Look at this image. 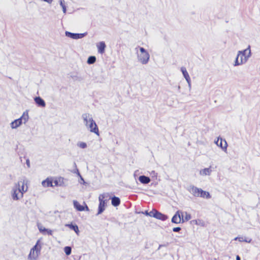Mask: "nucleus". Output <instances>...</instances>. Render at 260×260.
I'll use <instances>...</instances> for the list:
<instances>
[{
    "label": "nucleus",
    "mask_w": 260,
    "mask_h": 260,
    "mask_svg": "<svg viewBox=\"0 0 260 260\" xmlns=\"http://www.w3.org/2000/svg\"><path fill=\"white\" fill-rule=\"evenodd\" d=\"M29 119L28 111L23 112L22 116L18 119H15L10 123L11 128L16 129L20 126L22 123L25 124Z\"/></svg>",
    "instance_id": "6"
},
{
    "label": "nucleus",
    "mask_w": 260,
    "mask_h": 260,
    "mask_svg": "<svg viewBox=\"0 0 260 260\" xmlns=\"http://www.w3.org/2000/svg\"><path fill=\"white\" fill-rule=\"evenodd\" d=\"M74 165L75 166V167H76V164L75 162H74ZM74 173L77 174L79 177H81V175L79 173V171L77 168H76V169H75V171L74 172Z\"/></svg>",
    "instance_id": "33"
},
{
    "label": "nucleus",
    "mask_w": 260,
    "mask_h": 260,
    "mask_svg": "<svg viewBox=\"0 0 260 260\" xmlns=\"http://www.w3.org/2000/svg\"><path fill=\"white\" fill-rule=\"evenodd\" d=\"M200 193V194L199 197L205 198L207 199H210L211 198V196L208 191H204L202 189Z\"/></svg>",
    "instance_id": "18"
},
{
    "label": "nucleus",
    "mask_w": 260,
    "mask_h": 260,
    "mask_svg": "<svg viewBox=\"0 0 260 260\" xmlns=\"http://www.w3.org/2000/svg\"><path fill=\"white\" fill-rule=\"evenodd\" d=\"M59 5L62 8V12L64 14H66L67 13V6L66 4V3L64 2V0H57Z\"/></svg>",
    "instance_id": "21"
},
{
    "label": "nucleus",
    "mask_w": 260,
    "mask_h": 260,
    "mask_svg": "<svg viewBox=\"0 0 260 260\" xmlns=\"http://www.w3.org/2000/svg\"><path fill=\"white\" fill-rule=\"evenodd\" d=\"M138 61L142 64H146L150 60L149 52L143 47L137 46L135 48Z\"/></svg>",
    "instance_id": "4"
},
{
    "label": "nucleus",
    "mask_w": 260,
    "mask_h": 260,
    "mask_svg": "<svg viewBox=\"0 0 260 260\" xmlns=\"http://www.w3.org/2000/svg\"><path fill=\"white\" fill-rule=\"evenodd\" d=\"M237 240L240 242H244V241L247 243H250V242L251 241V239H248V238L244 237H237L234 239V240Z\"/></svg>",
    "instance_id": "26"
},
{
    "label": "nucleus",
    "mask_w": 260,
    "mask_h": 260,
    "mask_svg": "<svg viewBox=\"0 0 260 260\" xmlns=\"http://www.w3.org/2000/svg\"><path fill=\"white\" fill-rule=\"evenodd\" d=\"M201 190V188H198L193 185L190 186L188 189L189 192L196 197H199Z\"/></svg>",
    "instance_id": "11"
},
{
    "label": "nucleus",
    "mask_w": 260,
    "mask_h": 260,
    "mask_svg": "<svg viewBox=\"0 0 260 260\" xmlns=\"http://www.w3.org/2000/svg\"><path fill=\"white\" fill-rule=\"evenodd\" d=\"M183 217L182 218V222H184V221H187L190 220L191 218L190 214L186 212H183Z\"/></svg>",
    "instance_id": "24"
},
{
    "label": "nucleus",
    "mask_w": 260,
    "mask_h": 260,
    "mask_svg": "<svg viewBox=\"0 0 260 260\" xmlns=\"http://www.w3.org/2000/svg\"><path fill=\"white\" fill-rule=\"evenodd\" d=\"M183 214L182 211H177L172 218V222L175 223H179L182 222Z\"/></svg>",
    "instance_id": "10"
},
{
    "label": "nucleus",
    "mask_w": 260,
    "mask_h": 260,
    "mask_svg": "<svg viewBox=\"0 0 260 260\" xmlns=\"http://www.w3.org/2000/svg\"><path fill=\"white\" fill-rule=\"evenodd\" d=\"M37 226L39 231L41 233H42L43 234H45V231L46 230V229L45 227H44V226L42 224L38 223L37 224Z\"/></svg>",
    "instance_id": "27"
},
{
    "label": "nucleus",
    "mask_w": 260,
    "mask_h": 260,
    "mask_svg": "<svg viewBox=\"0 0 260 260\" xmlns=\"http://www.w3.org/2000/svg\"><path fill=\"white\" fill-rule=\"evenodd\" d=\"M112 205L115 207L120 204V200L118 197H114L112 198Z\"/></svg>",
    "instance_id": "25"
},
{
    "label": "nucleus",
    "mask_w": 260,
    "mask_h": 260,
    "mask_svg": "<svg viewBox=\"0 0 260 260\" xmlns=\"http://www.w3.org/2000/svg\"><path fill=\"white\" fill-rule=\"evenodd\" d=\"M106 198H108L107 193L101 194L99 197L100 204L99 206V211L98 214H101L105 210V207L106 202V200H104V199Z\"/></svg>",
    "instance_id": "7"
},
{
    "label": "nucleus",
    "mask_w": 260,
    "mask_h": 260,
    "mask_svg": "<svg viewBox=\"0 0 260 260\" xmlns=\"http://www.w3.org/2000/svg\"><path fill=\"white\" fill-rule=\"evenodd\" d=\"M34 101L36 104L39 107H45L46 106L45 101L40 96L35 98Z\"/></svg>",
    "instance_id": "14"
},
{
    "label": "nucleus",
    "mask_w": 260,
    "mask_h": 260,
    "mask_svg": "<svg viewBox=\"0 0 260 260\" xmlns=\"http://www.w3.org/2000/svg\"><path fill=\"white\" fill-rule=\"evenodd\" d=\"M212 172V170L210 166L209 168L201 169L199 172V174L201 176H210Z\"/></svg>",
    "instance_id": "12"
},
{
    "label": "nucleus",
    "mask_w": 260,
    "mask_h": 260,
    "mask_svg": "<svg viewBox=\"0 0 260 260\" xmlns=\"http://www.w3.org/2000/svg\"><path fill=\"white\" fill-rule=\"evenodd\" d=\"M27 186H24V181H19L15 183L11 190V196L13 201H18L23 197V194L27 191Z\"/></svg>",
    "instance_id": "1"
},
{
    "label": "nucleus",
    "mask_w": 260,
    "mask_h": 260,
    "mask_svg": "<svg viewBox=\"0 0 260 260\" xmlns=\"http://www.w3.org/2000/svg\"><path fill=\"white\" fill-rule=\"evenodd\" d=\"M154 218L162 221H165L168 218V217L167 215L163 214L158 211H157V212L155 213Z\"/></svg>",
    "instance_id": "15"
},
{
    "label": "nucleus",
    "mask_w": 260,
    "mask_h": 260,
    "mask_svg": "<svg viewBox=\"0 0 260 260\" xmlns=\"http://www.w3.org/2000/svg\"><path fill=\"white\" fill-rule=\"evenodd\" d=\"M96 60V58L95 56H91L88 57L87 59V63L88 64H92L95 62Z\"/></svg>",
    "instance_id": "29"
},
{
    "label": "nucleus",
    "mask_w": 260,
    "mask_h": 260,
    "mask_svg": "<svg viewBox=\"0 0 260 260\" xmlns=\"http://www.w3.org/2000/svg\"><path fill=\"white\" fill-rule=\"evenodd\" d=\"M77 145L78 147L82 149H84L87 147L86 143L83 142H79Z\"/></svg>",
    "instance_id": "30"
},
{
    "label": "nucleus",
    "mask_w": 260,
    "mask_h": 260,
    "mask_svg": "<svg viewBox=\"0 0 260 260\" xmlns=\"http://www.w3.org/2000/svg\"><path fill=\"white\" fill-rule=\"evenodd\" d=\"M66 226L69 227L71 230H74L77 235L79 234V230L78 229V226L77 225H73L72 224H66Z\"/></svg>",
    "instance_id": "23"
},
{
    "label": "nucleus",
    "mask_w": 260,
    "mask_h": 260,
    "mask_svg": "<svg viewBox=\"0 0 260 260\" xmlns=\"http://www.w3.org/2000/svg\"><path fill=\"white\" fill-rule=\"evenodd\" d=\"M180 230H181V228L180 227L174 228L173 229V231L174 232H178Z\"/></svg>",
    "instance_id": "35"
},
{
    "label": "nucleus",
    "mask_w": 260,
    "mask_h": 260,
    "mask_svg": "<svg viewBox=\"0 0 260 260\" xmlns=\"http://www.w3.org/2000/svg\"><path fill=\"white\" fill-rule=\"evenodd\" d=\"M80 179H81V180L82 181V182H81V183H83V184H84L85 182L83 179V178H82V177L81 176V177H80Z\"/></svg>",
    "instance_id": "40"
},
{
    "label": "nucleus",
    "mask_w": 260,
    "mask_h": 260,
    "mask_svg": "<svg viewBox=\"0 0 260 260\" xmlns=\"http://www.w3.org/2000/svg\"><path fill=\"white\" fill-rule=\"evenodd\" d=\"M157 210H152L151 211L149 212V216L151 217H155V213L157 212Z\"/></svg>",
    "instance_id": "32"
},
{
    "label": "nucleus",
    "mask_w": 260,
    "mask_h": 260,
    "mask_svg": "<svg viewBox=\"0 0 260 260\" xmlns=\"http://www.w3.org/2000/svg\"><path fill=\"white\" fill-rule=\"evenodd\" d=\"M83 123L87 130L90 132L100 135L99 128L92 115L89 113H84L82 115Z\"/></svg>",
    "instance_id": "2"
},
{
    "label": "nucleus",
    "mask_w": 260,
    "mask_h": 260,
    "mask_svg": "<svg viewBox=\"0 0 260 260\" xmlns=\"http://www.w3.org/2000/svg\"><path fill=\"white\" fill-rule=\"evenodd\" d=\"M236 260H241L240 257L239 255L236 256Z\"/></svg>",
    "instance_id": "41"
},
{
    "label": "nucleus",
    "mask_w": 260,
    "mask_h": 260,
    "mask_svg": "<svg viewBox=\"0 0 260 260\" xmlns=\"http://www.w3.org/2000/svg\"><path fill=\"white\" fill-rule=\"evenodd\" d=\"M215 143L217 146L219 147L224 152H226L228 143L225 140L218 137L216 141H215Z\"/></svg>",
    "instance_id": "8"
},
{
    "label": "nucleus",
    "mask_w": 260,
    "mask_h": 260,
    "mask_svg": "<svg viewBox=\"0 0 260 260\" xmlns=\"http://www.w3.org/2000/svg\"><path fill=\"white\" fill-rule=\"evenodd\" d=\"M180 70L183 74V77L185 79L186 81L189 80L190 79L189 75L184 67H182L180 69Z\"/></svg>",
    "instance_id": "19"
},
{
    "label": "nucleus",
    "mask_w": 260,
    "mask_h": 260,
    "mask_svg": "<svg viewBox=\"0 0 260 260\" xmlns=\"http://www.w3.org/2000/svg\"><path fill=\"white\" fill-rule=\"evenodd\" d=\"M84 204H85V207H84L85 210H84L88 211L89 210V209L88 206L85 204V203H84Z\"/></svg>",
    "instance_id": "39"
},
{
    "label": "nucleus",
    "mask_w": 260,
    "mask_h": 260,
    "mask_svg": "<svg viewBox=\"0 0 260 260\" xmlns=\"http://www.w3.org/2000/svg\"><path fill=\"white\" fill-rule=\"evenodd\" d=\"M58 186H64L66 185V180L61 177L56 178Z\"/></svg>",
    "instance_id": "22"
},
{
    "label": "nucleus",
    "mask_w": 260,
    "mask_h": 260,
    "mask_svg": "<svg viewBox=\"0 0 260 260\" xmlns=\"http://www.w3.org/2000/svg\"><path fill=\"white\" fill-rule=\"evenodd\" d=\"M186 82H187L189 88L190 89L191 88V80L190 79L189 80H187V81H186Z\"/></svg>",
    "instance_id": "37"
},
{
    "label": "nucleus",
    "mask_w": 260,
    "mask_h": 260,
    "mask_svg": "<svg viewBox=\"0 0 260 260\" xmlns=\"http://www.w3.org/2000/svg\"><path fill=\"white\" fill-rule=\"evenodd\" d=\"M165 245H159V247H158V249H159L160 248H161L162 246H164Z\"/></svg>",
    "instance_id": "43"
},
{
    "label": "nucleus",
    "mask_w": 260,
    "mask_h": 260,
    "mask_svg": "<svg viewBox=\"0 0 260 260\" xmlns=\"http://www.w3.org/2000/svg\"><path fill=\"white\" fill-rule=\"evenodd\" d=\"M53 183H54L53 186H58V182H57L56 178L54 180Z\"/></svg>",
    "instance_id": "36"
},
{
    "label": "nucleus",
    "mask_w": 260,
    "mask_h": 260,
    "mask_svg": "<svg viewBox=\"0 0 260 260\" xmlns=\"http://www.w3.org/2000/svg\"><path fill=\"white\" fill-rule=\"evenodd\" d=\"M144 214L146 215L149 216V212L147 211H146L144 213Z\"/></svg>",
    "instance_id": "42"
},
{
    "label": "nucleus",
    "mask_w": 260,
    "mask_h": 260,
    "mask_svg": "<svg viewBox=\"0 0 260 260\" xmlns=\"http://www.w3.org/2000/svg\"><path fill=\"white\" fill-rule=\"evenodd\" d=\"M65 35H66V36H67L69 38H70L74 39V40H77V39L83 38L85 36L86 34V33L75 34V33H72V32L66 31L65 32Z\"/></svg>",
    "instance_id": "9"
},
{
    "label": "nucleus",
    "mask_w": 260,
    "mask_h": 260,
    "mask_svg": "<svg viewBox=\"0 0 260 260\" xmlns=\"http://www.w3.org/2000/svg\"><path fill=\"white\" fill-rule=\"evenodd\" d=\"M180 87L179 86L178 89H180Z\"/></svg>",
    "instance_id": "44"
},
{
    "label": "nucleus",
    "mask_w": 260,
    "mask_h": 260,
    "mask_svg": "<svg viewBox=\"0 0 260 260\" xmlns=\"http://www.w3.org/2000/svg\"><path fill=\"white\" fill-rule=\"evenodd\" d=\"M26 165L29 168L30 167V161H29V160L28 159H27L26 161Z\"/></svg>",
    "instance_id": "38"
},
{
    "label": "nucleus",
    "mask_w": 260,
    "mask_h": 260,
    "mask_svg": "<svg viewBox=\"0 0 260 260\" xmlns=\"http://www.w3.org/2000/svg\"><path fill=\"white\" fill-rule=\"evenodd\" d=\"M192 222L194 223L196 225H201L204 226L205 225L204 222L201 219H197L193 220Z\"/></svg>",
    "instance_id": "28"
},
{
    "label": "nucleus",
    "mask_w": 260,
    "mask_h": 260,
    "mask_svg": "<svg viewBox=\"0 0 260 260\" xmlns=\"http://www.w3.org/2000/svg\"><path fill=\"white\" fill-rule=\"evenodd\" d=\"M47 234L49 235H52V231L50 229H46V230L45 231V234Z\"/></svg>",
    "instance_id": "34"
},
{
    "label": "nucleus",
    "mask_w": 260,
    "mask_h": 260,
    "mask_svg": "<svg viewBox=\"0 0 260 260\" xmlns=\"http://www.w3.org/2000/svg\"><path fill=\"white\" fill-rule=\"evenodd\" d=\"M71 248L69 246H66L64 248V251L67 255H70L71 253Z\"/></svg>",
    "instance_id": "31"
},
{
    "label": "nucleus",
    "mask_w": 260,
    "mask_h": 260,
    "mask_svg": "<svg viewBox=\"0 0 260 260\" xmlns=\"http://www.w3.org/2000/svg\"><path fill=\"white\" fill-rule=\"evenodd\" d=\"M251 56L250 46L248 45L245 50L238 51L234 66L237 67L246 63Z\"/></svg>",
    "instance_id": "3"
},
{
    "label": "nucleus",
    "mask_w": 260,
    "mask_h": 260,
    "mask_svg": "<svg viewBox=\"0 0 260 260\" xmlns=\"http://www.w3.org/2000/svg\"><path fill=\"white\" fill-rule=\"evenodd\" d=\"M98 52L101 54H103L105 52V48L106 47L104 42H100L96 45Z\"/></svg>",
    "instance_id": "13"
},
{
    "label": "nucleus",
    "mask_w": 260,
    "mask_h": 260,
    "mask_svg": "<svg viewBox=\"0 0 260 260\" xmlns=\"http://www.w3.org/2000/svg\"><path fill=\"white\" fill-rule=\"evenodd\" d=\"M42 245L41 240H38L36 244L30 249L27 259L28 260H38L41 254Z\"/></svg>",
    "instance_id": "5"
},
{
    "label": "nucleus",
    "mask_w": 260,
    "mask_h": 260,
    "mask_svg": "<svg viewBox=\"0 0 260 260\" xmlns=\"http://www.w3.org/2000/svg\"><path fill=\"white\" fill-rule=\"evenodd\" d=\"M73 204L75 208H76L78 211H82L85 210L84 206L80 205V203L77 201L74 200L73 201Z\"/></svg>",
    "instance_id": "17"
},
{
    "label": "nucleus",
    "mask_w": 260,
    "mask_h": 260,
    "mask_svg": "<svg viewBox=\"0 0 260 260\" xmlns=\"http://www.w3.org/2000/svg\"><path fill=\"white\" fill-rule=\"evenodd\" d=\"M139 181L143 184H148L150 182V179L145 176H140L139 178Z\"/></svg>",
    "instance_id": "20"
},
{
    "label": "nucleus",
    "mask_w": 260,
    "mask_h": 260,
    "mask_svg": "<svg viewBox=\"0 0 260 260\" xmlns=\"http://www.w3.org/2000/svg\"><path fill=\"white\" fill-rule=\"evenodd\" d=\"M42 185L43 186L45 187L49 186L53 187V184L52 180L48 178L42 182Z\"/></svg>",
    "instance_id": "16"
}]
</instances>
